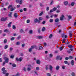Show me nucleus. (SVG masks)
<instances>
[{"label": "nucleus", "instance_id": "1", "mask_svg": "<svg viewBox=\"0 0 76 76\" xmlns=\"http://www.w3.org/2000/svg\"><path fill=\"white\" fill-rule=\"evenodd\" d=\"M43 18L41 17H40L39 18V20L38 19V18H36L34 20V22L35 23H41V21L40 20H43Z\"/></svg>", "mask_w": 76, "mask_h": 76}, {"label": "nucleus", "instance_id": "2", "mask_svg": "<svg viewBox=\"0 0 76 76\" xmlns=\"http://www.w3.org/2000/svg\"><path fill=\"white\" fill-rule=\"evenodd\" d=\"M6 69L4 67H3L2 68L1 71L3 72V74H6V76H8L9 74L8 73H7V70H5Z\"/></svg>", "mask_w": 76, "mask_h": 76}, {"label": "nucleus", "instance_id": "3", "mask_svg": "<svg viewBox=\"0 0 76 76\" xmlns=\"http://www.w3.org/2000/svg\"><path fill=\"white\" fill-rule=\"evenodd\" d=\"M4 60H5L4 62L2 64V66H4L5 65V64H6V63H7L9 62V59L8 58H7L6 57H4Z\"/></svg>", "mask_w": 76, "mask_h": 76}, {"label": "nucleus", "instance_id": "4", "mask_svg": "<svg viewBox=\"0 0 76 76\" xmlns=\"http://www.w3.org/2000/svg\"><path fill=\"white\" fill-rule=\"evenodd\" d=\"M7 17H6L5 18H1V20L2 22H6L7 20Z\"/></svg>", "mask_w": 76, "mask_h": 76}, {"label": "nucleus", "instance_id": "5", "mask_svg": "<svg viewBox=\"0 0 76 76\" xmlns=\"http://www.w3.org/2000/svg\"><path fill=\"white\" fill-rule=\"evenodd\" d=\"M27 66L28 67L27 68L28 71H30V70H31V67H32V66L31 65V64H28Z\"/></svg>", "mask_w": 76, "mask_h": 76}, {"label": "nucleus", "instance_id": "6", "mask_svg": "<svg viewBox=\"0 0 76 76\" xmlns=\"http://www.w3.org/2000/svg\"><path fill=\"white\" fill-rule=\"evenodd\" d=\"M69 36H70V37H72L73 35V33L71 31H69Z\"/></svg>", "mask_w": 76, "mask_h": 76}, {"label": "nucleus", "instance_id": "7", "mask_svg": "<svg viewBox=\"0 0 76 76\" xmlns=\"http://www.w3.org/2000/svg\"><path fill=\"white\" fill-rule=\"evenodd\" d=\"M43 38H44V37L42 36H38L37 37V39H42Z\"/></svg>", "mask_w": 76, "mask_h": 76}, {"label": "nucleus", "instance_id": "8", "mask_svg": "<svg viewBox=\"0 0 76 76\" xmlns=\"http://www.w3.org/2000/svg\"><path fill=\"white\" fill-rule=\"evenodd\" d=\"M64 4L65 6H67L69 3V2L67 1H65L64 2Z\"/></svg>", "mask_w": 76, "mask_h": 76}, {"label": "nucleus", "instance_id": "9", "mask_svg": "<svg viewBox=\"0 0 76 76\" xmlns=\"http://www.w3.org/2000/svg\"><path fill=\"white\" fill-rule=\"evenodd\" d=\"M71 63L72 66H74L75 64V63L74 62V60H72L71 61Z\"/></svg>", "mask_w": 76, "mask_h": 76}, {"label": "nucleus", "instance_id": "10", "mask_svg": "<svg viewBox=\"0 0 76 76\" xmlns=\"http://www.w3.org/2000/svg\"><path fill=\"white\" fill-rule=\"evenodd\" d=\"M64 16L63 15H62V16L61 17L60 20H63L64 19L63 18H64Z\"/></svg>", "mask_w": 76, "mask_h": 76}, {"label": "nucleus", "instance_id": "11", "mask_svg": "<svg viewBox=\"0 0 76 76\" xmlns=\"http://www.w3.org/2000/svg\"><path fill=\"white\" fill-rule=\"evenodd\" d=\"M49 69L50 70V71H52V70H53V66H52L50 65L49 66Z\"/></svg>", "mask_w": 76, "mask_h": 76}, {"label": "nucleus", "instance_id": "12", "mask_svg": "<svg viewBox=\"0 0 76 76\" xmlns=\"http://www.w3.org/2000/svg\"><path fill=\"white\" fill-rule=\"evenodd\" d=\"M59 69H60V66H58V65L57 66H56V69L57 70H59Z\"/></svg>", "mask_w": 76, "mask_h": 76}, {"label": "nucleus", "instance_id": "13", "mask_svg": "<svg viewBox=\"0 0 76 76\" xmlns=\"http://www.w3.org/2000/svg\"><path fill=\"white\" fill-rule=\"evenodd\" d=\"M12 22H10L9 23L8 25V26L9 28H10V27H11V25L12 24Z\"/></svg>", "mask_w": 76, "mask_h": 76}, {"label": "nucleus", "instance_id": "14", "mask_svg": "<svg viewBox=\"0 0 76 76\" xmlns=\"http://www.w3.org/2000/svg\"><path fill=\"white\" fill-rule=\"evenodd\" d=\"M14 16L16 18H18V14H17V13H14Z\"/></svg>", "mask_w": 76, "mask_h": 76}, {"label": "nucleus", "instance_id": "15", "mask_svg": "<svg viewBox=\"0 0 76 76\" xmlns=\"http://www.w3.org/2000/svg\"><path fill=\"white\" fill-rule=\"evenodd\" d=\"M12 12H10V14L8 15L9 17L11 18H12Z\"/></svg>", "mask_w": 76, "mask_h": 76}, {"label": "nucleus", "instance_id": "16", "mask_svg": "<svg viewBox=\"0 0 76 76\" xmlns=\"http://www.w3.org/2000/svg\"><path fill=\"white\" fill-rule=\"evenodd\" d=\"M40 62H41V61H40V60H37V64H40Z\"/></svg>", "mask_w": 76, "mask_h": 76}, {"label": "nucleus", "instance_id": "17", "mask_svg": "<svg viewBox=\"0 0 76 76\" xmlns=\"http://www.w3.org/2000/svg\"><path fill=\"white\" fill-rule=\"evenodd\" d=\"M73 57L72 56H69V60H72V59H73Z\"/></svg>", "mask_w": 76, "mask_h": 76}, {"label": "nucleus", "instance_id": "18", "mask_svg": "<svg viewBox=\"0 0 76 76\" xmlns=\"http://www.w3.org/2000/svg\"><path fill=\"white\" fill-rule=\"evenodd\" d=\"M9 47V46L8 45H5L4 46V49L6 50L7 49V48Z\"/></svg>", "mask_w": 76, "mask_h": 76}, {"label": "nucleus", "instance_id": "19", "mask_svg": "<svg viewBox=\"0 0 76 76\" xmlns=\"http://www.w3.org/2000/svg\"><path fill=\"white\" fill-rule=\"evenodd\" d=\"M53 55L52 53H50L49 54V57L50 58H52V57H53Z\"/></svg>", "mask_w": 76, "mask_h": 76}, {"label": "nucleus", "instance_id": "20", "mask_svg": "<svg viewBox=\"0 0 76 76\" xmlns=\"http://www.w3.org/2000/svg\"><path fill=\"white\" fill-rule=\"evenodd\" d=\"M18 3L20 4H22L23 3V1H22V0H20V1H19Z\"/></svg>", "mask_w": 76, "mask_h": 76}, {"label": "nucleus", "instance_id": "21", "mask_svg": "<svg viewBox=\"0 0 76 76\" xmlns=\"http://www.w3.org/2000/svg\"><path fill=\"white\" fill-rule=\"evenodd\" d=\"M68 47H69V48H72L73 47V46H72V45H69L68 46Z\"/></svg>", "mask_w": 76, "mask_h": 76}, {"label": "nucleus", "instance_id": "22", "mask_svg": "<svg viewBox=\"0 0 76 76\" xmlns=\"http://www.w3.org/2000/svg\"><path fill=\"white\" fill-rule=\"evenodd\" d=\"M12 66L13 67H16V65L15 64H12Z\"/></svg>", "mask_w": 76, "mask_h": 76}, {"label": "nucleus", "instance_id": "23", "mask_svg": "<svg viewBox=\"0 0 76 76\" xmlns=\"http://www.w3.org/2000/svg\"><path fill=\"white\" fill-rule=\"evenodd\" d=\"M45 31V27H43L42 28V32H44Z\"/></svg>", "mask_w": 76, "mask_h": 76}, {"label": "nucleus", "instance_id": "24", "mask_svg": "<svg viewBox=\"0 0 76 76\" xmlns=\"http://www.w3.org/2000/svg\"><path fill=\"white\" fill-rule=\"evenodd\" d=\"M12 7V5H9L8 6V10H9L10 8V7Z\"/></svg>", "mask_w": 76, "mask_h": 76}, {"label": "nucleus", "instance_id": "25", "mask_svg": "<svg viewBox=\"0 0 76 76\" xmlns=\"http://www.w3.org/2000/svg\"><path fill=\"white\" fill-rule=\"evenodd\" d=\"M71 5L72 6H73L75 5V2H72L71 3Z\"/></svg>", "mask_w": 76, "mask_h": 76}, {"label": "nucleus", "instance_id": "26", "mask_svg": "<svg viewBox=\"0 0 76 76\" xmlns=\"http://www.w3.org/2000/svg\"><path fill=\"white\" fill-rule=\"evenodd\" d=\"M50 22V23H52L53 21V19H51L49 20Z\"/></svg>", "mask_w": 76, "mask_h": 76}, {"label": "nucleus", "instance_id": "27", "mask_svg": "<svg viewBox=\"0 0 76 76\" xmlns=\"http://www.w3.org/2000/svg\"><path fill=\"white\" fill-rule=\"evenodd\" d=\"M12 29H14V30H15V29H16V26H15L14 25L13 26Z\"/></svg>", "mask_w": 76, "mask_h": 76}, {"label": "nucleus", "instance_id": "28", "mask_svg": "<svg viewBox=\"0 0 76 76\" xmlns=\"http://www.w3.org/2000/svg\"><path fill=\"white\" fill-rule=\"evenodd\" d=\"M7 42V39H5L4 40V44H6Z\"/></svg>", "mask_w": 76, "mask_h": 76}, {"label": "nucleus", "instance_id": "29", "mask_svg": "<svg viewBox=\"0 0 76 76\" xmlns=\"http://www.w3.org/2000/svg\"><path fill=\"white\" fill-rule=\"evenodd\" d=\"M59 20L58 18H56L55 20V22H58Z\"/></svg>", "mask_w": 76, "mask_h": 76}, {"label": "nucleus", "instance_id": "30", "mask_svg": "<svg viewBox=\"0 0 76 76\" xmlns=\"http://www.w3.org/2000/svg\"><path fill=\"white\" fill-rule=\"evenodd\" d=\"M20 33H23L24 32V31L22 29L20 30Z\"/></svg>", "mask_w": 76, "mask_h": 76}, {"label": "nucleus", "instance_id": "31", "mask_svg": "<svg viewBox=\"0 0 76 76\" xmlns=\"http://www.w3.org/2000/svg\"><path fill=\"white\" fill-rule=\"evenodd\" d=\"M68 17L69 19H72V17L70 15L68 16Z\"/></svg>", "mask_w": 76, "mask_h": 76}, {"label": "nucleus", "instance_id": "32", "mask_svg": "<svg viewBox=\"0 0 76 76\" xmlns=\"http://www.w3.org/2000/svg\"><path fill=\"white\" fill-rule=\"evenodd\" d=\"M4 32L6 33L9 32V30L7 29H6L4 30Z\"/></svg>", "mask_w": 76, "mask_h": 76}, {"label": "nucleus", "instance_id": "33", "mask_svg": "<svg viewBox=\"0 0 76 76\" xmlns=\"http://www.w3.org/2000/svg\"><path fill=\"white\" fill-rule=\"evenodd\" d=\"M44 13L43 11L42 12L39 14V16H41Z\"/></svg>", "mask_w": 76, "mask_h": 76}, {"label": "nucleus", "instance_id": "34", "mask_svg": "<svg viewBox=\"0 0 76 76\" xmlns=\"http://www.w3.org/2000/svg\"><path fill=\"white\" fill-rule=\"evenodd\" d=\"M29 34H32V30H30L29 31Z\"/></svg>", "mask_w": 76, "mask_h": 76}, {"label": "nucleus", "instance_id": "35", "mask_svg": "<svg viewBox=\"0 0 76 76\" xmlns=\"http://www.w3.org/2000/svg\"><path fill=\"white\" fill-rule=\"evenodd\" d=\"M64 63L65 64H68V62L66 61H64Z\"/></svg>", "mask_w": 76, "mask_h": 76}, {"label": "nucleus", "instance_id": "36", "mask_svg": "<svg viewBox=\"0 0 76 76\" xmlns=\"http://www.w3.org/2000/svg\"><path fill=\"white\" fill-rule=\"evenodd\" d=\"M65 41H66V39H63L62 43H65Z\"/></svg>", "mask_w": 76, "mask_h": 76}, {"label": "nucleus", "instance_id": "37", "mask_svg": "<svg viewBox=\"0 0 76 76\" xmlns=\"http://www.w3.org/2000/svg\"><path fill=\"white\" fill-rule=\"evenodd\" d=\"M45 69L46 70H47L48 69V65H46V66Z\"/></svg>", "mask_w": 76, "mask_h": 76}, {"label": "nucleus", "instance_id": "38", "mask_svg": "<svg viewBox=\"0 0 76 76\" xmlns=\"http://www.w3.org/2000/svg\"><path fill=\"white\" fill-rule=\"evenodd\" d=\"M20 75H19V73H17L16 74V75H15H15H12V76H19Z\"/></svg>", "mask_w": 76, "mask_h": 76}, {"label": "nucleus", "instance_id": "39", "mask_svg": "<svg viewBox=\"0 0 76 76\" xmlns=\"http://www.w3.org/2000/svg\"><path fill=\"white\" fill-rule=\"evenodd\" d=\"M47 76H51V74L50 73H48L47 74Z\"/></svg>", "mask_w": 76, "mask_h": 76}, {"label": "nucleus", "instance_id": "40", "mask_svg": "<svg viewBox=\"0 0 76 76\" xmlns=\"http://www.w3.org/2000/svg\"><path fill=\"white\" fill-rule=\"evenodd\" d=\"M10 57L11 58H13L14 57H15V56L14 55H11L10 56Z\"/></svg>", "mask_w": 76, "mask_h": 76}, {"label": "nucleus", "instance_id": "41", "mask_svg": "<svg viewBox=\"0 0 76 76\" xmlns=\"http://www.w3.org/2000/svg\"><path fill=\"white\" fill-rule=\"evenodd\" d=\"M57 10V8L56 7H54L53 9V11H56Z\"/></svg>", "mask_w": 76, "mask_h": 76}, {"label": "nucleus", "instance_id": "42", "mask_svg": "<svg viewBox=\"0 0 76 76\" xmlns=\"http://www.w3.org/2000/svg\"><path fill=\"white\" fill-rule=\"evenodd\" d=\"M20 42H17L16 45H20Z\"/></svg>", "mask_w": 76, "mask_h": 76}, {"label": "nucleus", "instance_id": "43", "mask_svg": "<svg viewBox=\"0 0 76 76\" xmlns=\"http://www.w3.org/2000/svg\"><path fill=\"white\" fill-rule=\"evenodd\" d=\"M71 75L72 76H75V73L73 72H72Z\"/></svg>", "mask_w": 76, "mask_h": 76}, {"label": "nucleus", "instance_id": "44", "mask_svg": "<svg viewBox=\"0 0 76 76\" xmlns=\"http://www.w3.org/2000/svg\"><path fill=\"white\" fill-rule=\"evenodd\" d=\"M45 59L46 60H49V61H50V60H51V59L48 58H46Z\"/></svg>", "mask_w": 76, "mask_h": 76}, {"label": "nucleus", "instance_id": "45", "mask_svg": "<svg viewBox=\"0 0 76 76\" xmlns=\"http://www.w3.org/2000/svg\"><path fill=\"white\" fill-rule=\"evenodd\" d=\"M43 48V47H42V46H40L39 47V50H42Z\"/></svg>", "mask_w": 76, "mask_h": 76}, {"label": "nucleus", "instance_id": "46", "mask_svg": "<svg viewBox=\"0 0 76 76\" xmlns=\"http://www.w3.org/2000/svg\"><path fill=\"white\" fill-rule=\"evenodd\" d=\"M52 37H53V34H51L49 36V38H51Z\"/></svg>", "mask_w": 76, "mask_h": 76}, {"label": "nucleus", "instance_id": "47", "mask_svg": "<svg viewBox=\"0 0 76 76\" xmlns=\"http://www.w3.org/2000/svg\"><path fill=\"white\" fill-rule=\"evenodd\" d=\"M21 38V36H19L17 38L18 39H20Z\"/></svg>", "mask_w": 76, "mask_h": 76}, {"label": "nucleus", "instance_id": "48", "mask_svg": "<svg viewBox=\"0 0 76 76\" xmlns=\"http://www.w3.org/2000/svg\"><path fill=\"white\" fill-rule=\"evenodd\" d=\"M60 56H58L56 57V60H58L60 58Z\"/></svg>", "mask_w": 76, "mask_h": 76}, {"label": "nucleus", "instance_id": "49", "mask_svg": "<svg viewBox=\"0 0 76 76\" xmlns=\"http://www.w3.org/2000/svg\"><path fill=\"white\" fill-rule=\"evenodd\" d=\"M56 13H59L60 12V10H58L57 11H56Z\"/></svg>", "mask_w": 76, "mask_h": 76}, {"label": "nucleus", "instance_id": "50", "mask_svg": "<svg viewBox=\"0 0 76 76\" xmlns=\"http://www.w3.org/2000/svg\"><path fill=\"white\" fill-rule=\"evenodd\" d=\"M57 16H58V15H53V16L55 18H56V17H57Z\"/></svg>", "mask_w": 76, "mask_h": 76}, {"label": "nucleus", "instance_id": "51", "mask_svg": "<svg viewBox=\"0 0 76 76\" xmlns=\"http://www.w3.org/2000/svg\"><path fill=\"white\" fill-rule=\"evenodd\" d=\"M22 58L20 57L19 58V61H22Z\"/></svg>", "mask_w": 76, "mask_h": 76}, {"label": "nucleus", "instance_id": "52", "mask_svg": "<svg viewBox=\"0 0 76 76\" xmlns=\"http://www.w3.org/2000/svg\"><path fill=\"white\" fill-rule=\"evenodd\" d=\"M14 39H15V38L13 37H12L11 38V41H13V40H14Z\"/></svg>", "mask_w": 76, "mask_h": 76}, {"label": "nucleus", "instance_id": "53", "mask_svg": "<svg viewBox=\"0 0 76 76\" xmlns=\"http://www.w3.org/2000/svg\"><path fill=\"white\" fill-rule=\"evenodd\" d=\"M67 53H69V54H70V53H71V51H70V50H69L67 51Z\"/></svg>", "mask_w": 76, "mask_h": 76}, {"label": "nucleus", "instance_id": "54", "mask_svg": "<svg viewBox=\"0 0 76 76\" xmlns=\"http://www.w3.org/2000/svg\"><path fill=\"white\" fill-rule=\"evenodd\" d=\"M10 51H12L13 50V48H10Z\"/></svg>", "mask_w": 76, "mask_h": 76}, {"label": "nucleus", "instance_id": "55", "mask_svg": "<svg viewBox=\"0 0 76 76\" xmlns=\"http://www.w3.org/2000/svg\"><path fill=\"white\" fill-rule=\"evenodd\" d=\"M32 48H30V49H29V52H31L32 50Z\"/></svg>", "mask_w": 76, "mask_h": 76}, {"label": "nucleus", "instance_id": "56", "mask_svg": "<svg viewBox=\"0 0 76 76\" xmlns=\"http://www.w3.org/2000/svg\"><path fill=\"white\" fill-rule=\"evenodd\" d=\"M16 60L17 61H19V59L18 58H16Z\"/></svg>", "mask_w": 76, "mask_h": 76}, {"label": "nucleus", "instance_id": "57", "mask_svg": "<svg viewBox=\"0 0 76 76\" xmlns=\"http://www.w3.org/2000/svg\"><path fill=\"white\" fill-rule=\"evenodd\" d=\"M66 60H68L69 59V58H68V57H66L65 58Z\"/></svg>", "mask_w": 76, "mask_h": 76}, {"label": "nucleus", "instance_id": "58", "mask_svg": "<svg viewBox=\"0 0 76 76\" xmlns=\"http://www.w3.org/2000/svg\"><path fill=\"white\" fill-rule=\"evenodd\" d=\"M30 22V20H27V23H29Z\"/></svg>", "mask_w": 76, "mask_h": 76}, {"label": "nucleus", "instance_id": "59", "mask_svg": "<svg viewBox=\"0 0 76 76\" xmlns=\"http://www.w3.org/2000/svg\"><path fill=\"white\" fill-rule=\"evenodd\" d=\"M14 10V8H11V11L12 12Z\"/></svg>", "mask_w": 76, "mask_h": 76}, {"label": "nucleus", "instance_id": "60", "mask_svg": "<svg viewBox=\"0 0 76 76\" xmlns=\"http://www.w3.org/2000/svg\"><path fill=\"white\" fill-rule=\"evenodd\" d=\"M46 10L47 11H48V10H49V7H47L46 8Z\"/></svg>", "mask_w": 76, "mask_h": 76}, {"label": "nucleus", "instance_id": "61", "mask_svg": "<svg viewBox=\"0 0 76 76\" xmlns=\"http://www.w3.org/2000/svg\"><path fill=\"white\" fill-rule=\"evenodd\" d=\"M59 49H60V51H61V50H63V48H62V47H60L59 48Z\"/></svg>", "mask_w": 76, "mask_h": 76}, {"label": "nucleus", "instance_id": "62", "mask_svg": "<svg viewBox=\"0 0 76 76\" xmlns=\"http://www.w3.org/2000/svg\"><path fill=\"white\" fill-rule=\"evenodd\" d=\"M34 47H35V46H31V48H32V49H34Z\"/></svg>", "mask_w": 76, "mask_h": 76}, {"label": "nucleus", "instance_id": "63", "mask_svg": "<svg viewBox=\"0 0 76 76\" xmlns=\"http://www.w3.org/2000/svg\"><path fill=\"white\" fill-rule=\"evenodd\" d=\"M46 18H47V19H49L50 18V16H49L48 15H47L46 16Z\"/></svg>", "mask_w": 76, "mask_h": 76}, {"label": "nucleus", "instance_id": "64", "mask_svg": "<svg viewBox=\"0 0 76 76\" xmlns=\"http://www.w3.org/2000/svg\"><path fill=\"white\" fill-rule=\"evenodd\" d=\"M38 33H39H39H40V32H41V31L40 30V29H38Z\"/></svg>", "mask_w": 76, "mask_h": 76}]
</instances>
